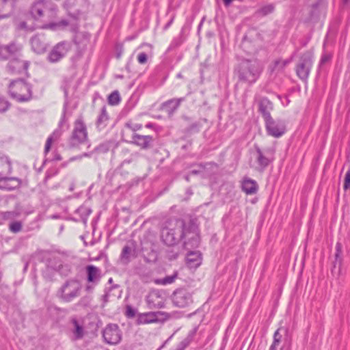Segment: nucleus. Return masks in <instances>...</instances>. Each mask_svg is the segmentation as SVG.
<instances>
[{"label": "nucleus", "instance_id": "f257e3e1", "mask_svg": "<svg viewBox=\"0 0 350 350\" xmlns=\"http://www.w3.org/2000/svg\"><path fill=\"white\" fill-rule=\"evenodd\" d=\"M263 71L262 63L257 59H243L239 62L234 70L237 81L252 85L260 78Z\"/></svg>", "mask_w": 350, "mask_h": 350}, {"label": "nucleus", "instance_id": "f03ea898", "mask_svg": "<svg viewBox=\"0 0 350 350\" xmlns=\"http://www.w3.org/2000/svg\"><path fill=\"white\" fill-rule=\"evenodd\" d=\"M181 239L185 250L196 248L200 243V230L194 219L186 221L183 219V226L181 229Z\"/></svg>", "mask_w": 350, "mask_h": 350}, {"label": "nucleus", "instance_id": "7ed1b4c3", "mask_svg": "<svg viewBox=\"0 0 350 350\" xmlns=\"http://www.w3.org/2000/svg\"><path fill=\"white\" fill-rule=\"evenodd\" d=\"M183 226V219H174L171 220L169 226L164 227L161 230V239L163 242L169 246L176 245L181 239V229Z\"/></svg>", "mask_w": 350, "mask_h": 350}, {"label": "nucleus", "instance_id": "20e7f679", "mask_svg": "<svg viewBox=\"0 0 350 350\" xmlns=\"http://www.w3.org/2000/svg\"><path fill=\"white\" fill-rule=\"evenodd\" d=\"M9 93L10 96L17 101L27 102L32 98V88L24 80L18 79L10 82Z\"/></svg>", "mask_w": 350, "mask_h": 350}, {"label": "nucleus", "instance_id": "39448f33", "mask_svg": "<svg viewBox=\"0 0 350 350\" xmlns=\"http://www.w3.org/2000/svg\"><path fill=\"white\" fill-rule=\"evenodd\" d=\"M82 286L80 282L75 279L66 280L57 292V296L63 302L69 303L80 296Z\"/></svg>", "mask_w": 350, "mask_h": 350}, {"label": "nucleus", "instance_id": "423d86ee", "mask_svg": "<svg viewBox=\"0 0 350 350\" xmlns=\"http://www.w3.org/2000/svg\"><path fill=\"white\" fill-rule=\"evenodd\" d=\"M256 161L258 164V169L263 172L274 160L275 154V148L273 146L260 148L255 146Z\"/></svg>", "mask_w": 350, "mask_h": 350}, {"label": "nucleus", "instance_id": "0eeeda50", "mask_svg": "<svg viewBox=\"0 0 350 350\" xmlns=\"http://www.w3.org/2000/svg\"><path fill=\"white\" fill-rule=\"evenodd\" d=\"M312 64L313 53L309 51L304 52L299 57L295 69L297 77L303 81L308 79Z\"/></svg>", "mask_w": 350, "mask_h": 350}, {"label": "nucleus", "instance_id": "6e6552de", "mask_svg": "<svg viewBox=\"0 0 350 350\" xmlns=\"http://www.w3.org/2000/svg\"><path fill=\"white\" fill-rule=\"evenodd\" d=\"M88 140V131L82 120H77L75 122L74 129L69 139L70 148L78 147L80 144Z\"/></svg>", "mask_w": 350, "mask_h": 350}, {"label": "nucleus", "instance_id": "1a4fd4ad", "mask_svg": "<svg viewBox=\"0 0 350 350\" xmlns=\"http://www.w3.org/2000/svg\"><path fill=\"white\" fill-rule=\"evenodd\" d=\"M12 171L11 162L4 154L0 153V181H12L13 185L9 187L10 189H16L21 185V180L16 177L3 176L5 173H10Z\"/></svg>", "mask_w": 350, "mask_h": 350}, {"label": "nucleus", "instance_id": "9d476101", "mask_svg": "<svg viewBox=\"0 0 350 350\" xmlns=\"http://www.w3.org/2000/svg\"><path fill=\"white\" fill-rule=\"evenodd\" d=\"M86 280L88 284L85 291H92L101 280L102 271L99 267L93 265H88L85 267Z\"/></svg>", "mask_w": 350, "mask_h": 350}, {"label": "nucleus", "instance_id": "9b49d317", "mask_svg": "<svg viewBox=\"0 0 350 350\" xmlns=\"http://www.w3.org/2000/svg\"><path fill=\"white\" fill-rule=\"evenodd\" d=\"M103 337L105 342L117 345L122 339V332L117 324L109 323L103 330Z\"/></svg>", "mask_w": 350, "mask_h": 350}, {"label": "nucleus", "instance_id": "f8f14e48", "mask_svg": "<svg viewBox=\"0 0 350 350\" xmlns=\"http://www.w3.org/2000/svg\"><path fill=\"white\" fill-rule=\"evenodd\" d=\"M71 44L66 41H62L53 46L48 55V60L51 63H55L62 59L70 51Z\"/></svg>", "mask_w": 350, "mask_h": 350}, {"label": "nucleus", "instance_id": "ddd939ff", "mask_svg": "<svg viewBox=\"0 0 350 350\" xmlns=\"http://www.w3.org/2000/svg\"><path fill=\"white\" fill-rule=\"evenodd\" d=\"M172 301L178 308H185L193 302L192 293L185 288L177 289L173 293Z\"/></svg>", "mask_w": 350, "mask_h": 350}, {"label": "nucleus", "instance_id": "4468645a", "mask_svg": "<svg viewBox=\"0 0 350 350\" xmlns=\"http://www.w3.org/2000/svg\"><path fill=\"white\" fill-rule=\"evenodd\" d=\"M265 129L269 135L278 138L286 132V125L281 120L271 118L265 122Z\"/></svg>", "mask_w": 350, "mask_h": 350}, {"label": "nucleus", "instance_id": "2eb2a0df", "mask_svg": "<svg viewBox=\"0 0 350 350\" xmlns=\"http://www.w3.org/2000/svg\"><path fill=\"white\" fill-rule=\"evenodd\" d=\"M136 246L134 242L124 246L119 258L121 265H127L131 260L137 257Z\"/></svg>", "mask_w": 350, "mask_h": 350}, {"label": "nucleus", "instance_id": "dca6fc26", "mask_svg": "<svg viewBox=\"0 0 350 350\" xmlns=\"http://www.w3.org/2000/svg\"><path fill=\"white\" fill-rule=\"evenodd\" d=\"M29 67V63L26 61H23L18 57L12 58L8 64V70L10 74L19 75L27 73Z\"/></svg>", "mask_w": 350, "mask_h": 350}, {"label": "nucleus", "instance_id": "f3484780", "mask_svg": "<svg viewBox=\"0 0 350 350\" xmlns=\"http://www.w3.org/2000/svg\"><path fill=\"white\" fill-rule=\"evenodd\" d=\"M85 3V0H66L64 6L67 10L68 16L71 18L78 21L82 13L80 8L77 7Z\"/></svg>", "mask_w": 350, "mask_h": 350}, {"label": "nucleus", "instance_id": "a211bd4d", "mask_svg": "<svg viewBox=\"0 0 350 350\" xmlns=\"http://www.w3.org/2000/svg\"><path fill=\"white\" fill-rule=\"evenodd\" d=\"M49 9L47 1L38 0L32 5L30 12L34 19L38 20L44 16V13Z\"/></svg>", "mask_w": 350, "mask_h": 350}, {"label": "nucleus", "instance_id": "6ab92c4d", "mask_svg": "<svg viewBox=\"0 0 350 350\" xmlns=\"http://www.w3.org/2000/svg\"><path fill=\"white\" fill-rule=\"evenodd\" d=\"M48 267L59 272L62 275H68L70 272V267L68 265H63L59 257L53 256L48 262Z\"/></svg>", "mask_w": 350, "mask_h": 350}, {"label": "nucleus", "instance_id": "aec40b11", "mask_svg": "<svg viewBox=\"0 0 350 350\" xmlns=\"http://www.w3.org/2000/svg\"><path fill=\"white\" fill-rule=\"evenodd\" d=\"M273 109V103L267 98H262L258 104L259 112L262 114L265 122L273 118L271 116V111Z\"/></svg>", "mask_w": 350, "mask_h": 350}, {"label": "nucleus", "instance_id": "412c9836", "mask_svg": "<svg viewBox=\"0 0 350 350\" xmlns=\"http://www.w3.org/2000/svg\"><path fill=\"white\" fill-rule=\"evenodd\" d=\"M154 139L151 135H144L134 133L132 136V143L139 146L142 149H148L152 146Z\"/></svg>", "mask_w": 350, "mask_h": 350}, {"label": "nucleus", "instance_id": "4be33fe9", "mask_svg": "<svg viewBox=\"0 0 350 350\" xmlns=\"http://www.w3.org/2000/svg\"><path fill=\"white\" fill-rule=\"evenodd\" d=\"M288 328L285 327H279L273 334V340L269 350H282L283 347L281 345L283 334H287Z\"/></svg>", "mask_w": 350, "mask_h": 350}, {"label": "nucleus", "instance_id": "5701e85b", "mask_svg": "<svg viewBox=\"0 0 350 350\" xmlns=\"http://www.w3.org/2000/svg\"><path fill=\"white\" fill-rule=\"evenodd\" d=\"M31 44L33 50L37 53H44L47 47L46 39L43 35H36L32 37Z\"/></svg>", "mask_w": 350, "mask_h": 350}, {"label": "nucleus", "instance_id": "b1692460", "mask_svg": "<svg viewBox=\"0 0 350 350\" xmlns=\"http://www.w3.org/2000/svg\"><path fill=\"white\" fill-rule=\"evenodd\" d=\"M184 100L185 98L170 99L162 104L161 109L169 116H172Z\"/></svg>", "mask_w": 350, "mask_h": 350}, {"label": "nucleus", "instance_id": "393cba45", "mask_svg": "<svg viewBox=\"0 0 350 350\" xmlns=\"http://www.w3.org/2000/svg\"><path fill=\"white\" fill-rule=\"evenodd\" d=\"M310 19L317 18L321 11L327 5L326 0H310Z\"/></svg>", "mask_w": 350, "mask_h": 350}, {"label": "nucleus", "instance_id": "a878e982", "mask_svg": "<svg viewBox=\"0 0 350 350\" xmlns=\"http://www.w3.org/2000/svg\"><path fill=\"white\" fill-rule=\"evenodd\" d=\"M71 26V30L75 31L78 29L77 21L72 18V21H68L66 19H62L56 23L49 24V27L52 29H63L68 25Z\"/></svg>", "mask_w": 350, "mask_h": 350}, {"label": "nucleus", "instance_id": "bb28decb", "mask_svg": "<svg viewBox=\"0 0 350 350\" xmlns=\"http://www.w3.org/2000/svg\"><path fill=\"white\" fill-rule=\"evenodd\" d=\"M202 263L201 254L199 251H190L187 255V264L190 268H197Z\"/></svg>", "mask_w": 350, "mask_h": 350}, {"label": "nucleus", "instance_id": "cd10ccee", "mask_svg": "<svg viewBox=\"0 0 350 350\" xmlns=\"http://www.w3.org/2000/svg\"><path fill=\"white\" fill-rule=\"evenodd\" d=\"M242 190L247 195L255 194L258 189L256 181L250 178H245L242 182Z\"/></svg>", "mask_w": 350, "mask_h": 350}, {"label": "nucleus", "instance_id": "c85d7f7f", "mask_svg": "<svg viewBox=\"0 0 350 350\" xmlns=\"http://www.w3.org/2000/svg\"><path fill=\"white\" fill-rule=\"evenodd\" d=\"M155 321H157L155 313L147 312L138 314L136 323L137 325H141L150 323Z\"/></svg>", "mask_w": 350, "mask_h": 350}, {"label": "nucleus", "instance_id": "c756f323", "mask_svg": "<svg viewBox=\"0 0 350 350\" xmlns=\"http://www.w3.org/2000/svg\"><path fill=\"white\" fill-rule=\"evenodd\" d=\"M62 135V131L60 129H57L55 130L53 133L47 138L45 147H44V154H46L51 147V144L53 142L57 140L60 136Z\"/></svg>", "mask_w": 350, "mask_h": 350}, {"label": "nucleus", "instance_id": "7c9ffc66", "mask_svg": "<svg viewBox=\"0 0 350 350\" xmlns=\"http://www.w3.org/2000/svg\"><path fill=\"white\" fill-rule=\"evenodd\" d=\"M292 60H293V57H291L288 59H278L275 60L273 62L272 71L273 72L282 71L285 68V67L292 62Z\"/></svg>", "mask_w": 350, "mask_h": 350}, {"label": "nucleus", "instance_id": "2f4dec72", "mask_svg": "<svg viewBox=\"0 0 350 350\" xmlns=\"http://www.w3.org/2000/svg\"><path fill=\"white\" fill-rule=\"evenodd\" d=\"M109 120V116L107 113L106 107L103 106L101 109L100 113L98 116L96 121V125L98 127H105L107 125V122Z\"/></svg>", "mask_w": 350, "mask_h": 350}, {"label": "nucleus", "instance_id": "473e14b6", "mask_svg": "<svg viewBox=\"0 0 350 350\" xmlns=\"http://www.w3.org/2000/svg\"><path fill=\"white\" fill-rule=\"evenodd\" d=\"M72 323L74 325L73 334L75 340H79L83 338L84 335L83 327L80 325L76 319L72 320Z\"/></svg>", "mask_w": 350, "mask_h": 350}, {"label": "nucleus", "instance_id": "72a5a7b5", "mask_svg": "<svg viewBox=\"0 0 350 350\" xmlns=\"http://www.w3.org/2000/svg\"><path fill=\"white\" fill-rule=\"evenodd\" d=\"M108 103L110 105H117L121 100L120 93L118 90L112 92L107 98Z\"/></svg>", "mask_w": 350, "mask_h": 350}, {"label": "nucleus", "instance_id": "f704fd0d", "mask_svg": "<svg viewBox=\"0 0 350 350\" xmlns=\"http://www.w3.org/2000/svg\"><path fill=\"white\" fill-rule=\"evenodd\" d=\"M5 46L8 49V51L11 57L17 55L21 50V46L16 44L15 42H12L10 44L5 45Z\"/></svg>", "mask_w": 350, "mask_h": 350}, {"label": "nucleus", "instance_id": "c9c22d12", "mask_svg": "<svg viewBox=\"0 0 350 350\" xmlns=\"http://www.w3.org/2000/svg\"><path fill=\"white\" fill-rule=\"evenodd\" d=\"M273 10H274V6L271 4H269V5H267L262 7L260 9H259L257 11L256 13L259 16H267V15L272 13L273 12Z\"/></svg>", "mask_w": 350, "mask_h": 350}, {"label": "nucleus", "instance_id": "e433bc0d", "mask_svg": "<svg viewBox=\"0 0 350 350\" xmlns=\"http://www.w3.org/2000/svg\"><path fill=\"white\" fill-rule=\"evenodd\" d=\"M19 213L16 211L1 212L0 217L3 220H12L16 218Z\"/></svg>", "mask_w": 350, "mask_h": 350}, {"label": "nucleus", "instance_id": "4c0bfd02", "mask_svg": "<svg viewBox=\"0 0 350 350\" xmlns=\"http://www.w3.org/2000/svg\"><path fill=\"white\" fill-rule=\"evenodd\" d=\"M178 276L177 272H174L172 275H167L159 282L161 284L166 285L173 283Z\"/></svg>", "mask_w": 350, "mask_h": 350}, {"label": "nucleus", "instance_id": "58836bf2", "mask_svg": "<svg viewBox=\"0 0 350 350\" xmlns=\"http://www.w3.org/2000/svg\"><path fill=\"white\" fill-rule=\"evenodd\" d=\"M9 229L14 233H17L22 230V223L16 221L12 222L9 226Z\"/></svg>", "mask_w": 350, "mask_h": 350}, {"label": "nucleus", "instance_id": "ea45409f", "mask_svg": "<svg viewBox=\"0 0 350 350\" xmlns=\"http://www.w3.org/2000/svg\"><path fill=\"white\" fill-rule=\"evenodd\" d=\"M124 126L132 131H137L142 129V125L141 124L133 123L131 121H128L125 123Z\"/></svg>", "mask_w": 350, "mask_h": 350}, {"label": "nucleus", "instance_id": "a19ab883", "mask_svg": "<svg viewBox=\"0 0 350 350\" xmlns=\"http://www.w3.org/2000/svg\"><path fill=\"white\" fill-rule=\"evenodd\" d=\"M136 313H137V310L135 309L134 308H133L131 306L127 305L126 306V311H125L124 314L127 318L131 319V318L135 317L136 315Z\"/></svg>", "mask_w": 350, "mask_h": 350}, {"label": "nucleus", "instance_id": "79ce46f5", "mask_svg": "<svg viewBox=\"0 0 350 350\" xmlns=\"http://www.w3.org/2000/svg\"><path fill=\"white\" fill-rule=\"evenodd\" d=\"M10 107V103L0 95V113L6 111Z\"/></svg>", "mask_w": 350, "mask_h": 350}, {"label": "nucleus", "instance_id": "37998d69", "mask_svg": "<svg viewBox=\"0 0 350 350\" xmlns=\"http://www.w3.org/2000/svg\"><path fill=\"white\" fill-rule=\"evenodd\" d=\"M8 50V49L5 48V45L0 46V58L1 59H8L11 58Z\"/></svg>", "mask_w": 350, "mask_h": 350}, {"label": "nucleus", "instance_id": "c03bdc74", "mask_svg": "<svg viewBox=\"0 0 350 350\" xmlns=\"http://www.w3.org/2000/svg\"><path fill=\"white\" fill-rule=\"evenodd\" d=\"M179 255V252L178 251H174V250H168L167 251V258L170 260H175L178 258Z\"/></svg>", "mask_w": 350, "mask_h": 350}, {"label": "nucleus", "instance_id": "a18cd8bd", "mask_svg": "<svg viewBox=\"0 0 350 350\" xmlns=\"http://www.w3.org/2000/svg\"><path fill=\"white\" fill-rule=\"evenodd\" d=\"M137 61L140 64H145L148 62V55L145 52L139 53L137 55Z\"/></svg>", "mask_w": 350, "mask_h": 350}, {"label": "nucleus", "instance_id": "49530a36", "mask_svg": "<svg viewBox=\"0 0 350 350\" xmlns=\"http://www.w3.org/2000/svg\"><path fill=\"white\" fill-rule=\"evenodd\" d=\"M58 171L57 170H48L46 172V174H45V177H44V183H46V181L51 178V177L54 176L55 175H56L57 174Z\"/></svg>", "mask_w": 350, "mask_h": 350}, {"label": "nucleus", "instance_id": "de8ad7c7", "mask_svg": "<svg viewBox=\"0 0 350 350\" xmlns=\"http://www.w3.org/2000/svg\"><path fill=\"white\" fill-rule=\"evenodd\" d=\"M342 253V244L339 242H338L336 245V254H335V258L336 261L340 258V256Z\"/></svg>", "mask_w": 350, "mask_h": 350}, {"label": "nucleus", "instance_id": "09e8293b", "mask_svg": "<svg viewBox=\"0 0 350 350\" xmlns=\"http://www.w3.org/2000/svg\"><path fill=\"white\" fill-rule=\"evenodd\" d=\"M18 28L19 29H24L27 31H32L33 30V28L28 27L27 25V23L25 21L21 22L18 25Z\"/></svg>", "mask_w": 350, "mask_h": 350}, {"label": "nucleus", "instance_id": "8fccbe9b", "mask_svg": "<svg viewBox=\"0 0 350 350\" xmlns=\"http://www.w3.org/2000/svg\"><path fill=\"white\" fill-rule=\"evenodd\" d=\"M117 286H118V285H115V286H112V287L109 288V290H107V291L106 290V291H105V294H104V295H103V297H102V299H103V302H104V303H107V302L109 301V291H110L112 288H116Z\"/></svg>", "mask_w": 350, "mask_h": 350}, {"label": "nucleus", "instance_id": "3c124183", "mask_svg": "<svg viewBox=\"0 0 350 350\" xmlns=\"http://www.w3.org/2000/svg\"><path fill=\"white\" fill-rule=\"evenodd\" d=\"M154 296H156V294H152V295H150L148 298H147V301H148V303L149 305H151L152 304L153 305V307H157V308H161L162 306L160 304H155L153 303V297Z\"/></svg>", "mask_w": 350, "mask_h": 350}, {"label": "nucleus", "instance_id": "603ef678", "mask_svg": "<svg viewBox=\"0 0 350 350\" xmlns=\"http://www.w3.org/2000/svg\"><path fill=\"white\" fill-rule=\"evenodd\" d=\"M83 37L84 44H83L81 50L84 51V50H85V49L87 47V44L89 43L90 35L88 33H83Z\"/></svg>", "mask_w": 350, "mask_h": 350}, {"label": "nucleus", "instance_id": "864d4df0", "mask_svg": "<svg viewBox=\"0 0 350 350\" xmlns=\"http://www.w3.org/2000/svg\"><path fill=\"white\" fill-rule=\"evenodd\" d=\"M66 110H67V103H65L64 106L63 114L62 116V118H61V120H60V122H59V127H61L62 124L66 121Z\"/></svg>", "mask_w": 350, "mask_h": 350}, {"label": "nucleus", "instance_id": "5fc2aeb1", "mask_svg": "<svg viewBox=\"0 0 350 350\" xmlns=\"http://www.w3.org/2000/svg\"><path fill=\"white\" fill-rule=\"evenodd\" d=\"M329 59H330V56L329 55L323 54L321 57L320 62H319V66H321L322 65H323L324 64L327 62Z\"/></svg>", "mask_w": 350, "mask_h": 350}, {"label": "nucleus", "instance_id": "6e6d98bb", "mask_svg": "<svg viewBox=\"0 0 350 350\" xmlns=\"http://www.w3.org/2000/svg\"><path fill=\"white\" fill-rule=\"evenodd\" d=\"M187 345L188 343L185 340H183L178 344L176 350H184L187 346Z\"/></svg>", "mask_w": 350, "mask_h": 350}, {"label": "nucleus", "instance_id": "4d7b16f0", "mask_svg": "<svg viewBox=\"0 0 350 350\" xmlns=\"http://www.w3.org/2000/svg\"><path fill=\"white\" fill-rule=\"evenodd\" d=\"M62 159L61 155L58 152H55L53 157V161H61Z\"/></svg>", "mask_w": 350, "mask_h": 350}, {"label": "nucleus", "instance_id": "13d9d810", "mask_svg": "<svg viewBox=\"0 0 350 350\" xmlns=\"http://www.w3.org/2000/svg\"><path fill=\"white\" fill-rule=\"evenodd\" d=\"M16 1V0H1V3L3 4H6L7 3L9 2V3H10L11 5L12 6Z\"/></svg>", "mask_w": 350, "mask_h": 350}, {"label": "nucleus", "instance_id": "bf43d9fd", "mask_svg": "<svg viewBox=\"0 0 350 350\" xmlns=\"http://www.w3.org/2000/svg\"><path fill=\"white\" fill-rule=\"evenodd\" d=\"M199 172L198 170H193L190 172V174H198Z\"/></svg>", "mask_w": 350, "mask_h": 350}, {"label": "nucleus", "instance_id": "052dcab7", "mask_svg": "<svg viewBox=\"0 0 350 350\" xmlns=\"http://www.w3.org/2000/svg\"><path fill=\"white\" fill-rule=\"evenodd\" d=\"M91 155V153H83L81 156H80V158L83 157H90Z\"/></svg>", "mask_w": 350, "mask_h": 350}, {"label": "nucleus", "instance_id": "680f3d73", "mask_svg": "<svg viewBox=\"0 0 350 350\" xmlns=\"http://www.w3.org/2000/svg\"><path fill=\"white\" fill-rule=\"evenodd\" d=\"M152 126H153V124H151V123H148V124H147L146 125V128H152Z\"/></svg>", "mask_w": 350, "mask_h": 350}, {"label": "nucleus", "instance_id": "e2e57ef3", "mask_svg": "<svg viewBox=\"0 0 350 350\" xmlns=\"http://www.w3.org/2000/svg\"><path fill=\"white\" fill-rule=\"evenodd\" d=\"M8 14L0 15V19L8 17Z\"/></svg>", "mask_w": 350, "mask_h": 350}, {"label": "nucleus", "instance_id": "0e129e2a", "mask_svg": "<svg viewBox=\"0 0 350 350\" xmlns=\"http://www.w3.org/2000/svg\"><path fill=\"white\" fill-rule=\"evenodd\" d=\"M185 178L187 181H189V174L185 175Z\"/></svg>", "mask_w": 350, "mask_h": 350}, {"label": "nucleus", "instance_id": "69168bd1", "mask_svg": "<svg viewBox=\"0 0 350 350\" xmlns=\"http://www.w3.org/2000/svg\"><path fill=\"white\" fill-rule=\"evenodd\" d=\"M126 69L128 72H131L129 64L126 66Z\"/></svg>", "mask_w": 350, "mask_h": 350}, {"label": "nucleus", "instance_id": "338daca9", "mask_svg": "<svg viewBox=\"0 0 350 350\" xmlns=\"http://www.w3.org/2000/svg\"><path fill=\"white\" fill-rule=\"evenodd\" d=\"M348 2H349V0H342V3H343V4H345H345H347V3H348Z\"/></svg>", "mask_w": 350, "mask_h": 350}, {"label": "nucleus", "instance_id": "774afa93", "mask_svg": "<svg viewBox=\"0 0 350 350\" xmlns=\"http://www.w3.org/2000/svg\"><path fill=\"white\" fill-rule=\"evenodd\" d=\"M177 77H178V78H182V77H183L182 74H181V73H178V74L177 75Z\"/></svg>", "mask_w": 350, "mask_h": 350}]
</instances>
